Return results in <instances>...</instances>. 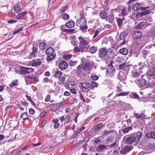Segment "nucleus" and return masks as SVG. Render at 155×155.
Wrapping results in <instances>:
<instances>
[{"mask_svg":"<svg viewBox=\"0 0 155 155\" xmlns=\"http://www.w3.org/2000/svg\"><path fill=\"white\" fill-rule=\"evenodd\" d=\"M142 136V133L139 132L137 134H134L130 136L126 135L123 138V140L127 144H132L134 143H137Z\"/></svg>","mask_w":155,"mask_h":155,"instance_id":"1","label":"nucleus"},{"mask_svg":"<svg viewBox=\"0 0 155 155\" xmlns=\"http://www.w3.org/2000/svg\"><path fill=\"white\" fill-rule=\"evenodd\" d=\"M76 25L80 28V29L82 30L86 29L88 27L86 25V20L84 18H81L80 19L77 20Z\"/></svg>","mask_w":155,"mask_h":155,"instance_id":"2","label":"nucleus"},{"mask_svg":"<svg viewBox=\"0 0 155 155\" xmlns=\"http://www.w3.org/2000/svg\"><path fill=\"white\" fill-rule=\"evenodd\" d=\"M25 79L26 84H35L39 81L38 78L34 75L25 76Z\"/></svg>","mask_w":155,"mask_h":155,"instance_id":"3","label":"nucleus"},{"mask_svg":"<svg viewBox=\"0 0 155 155\" xmlns=\"http://www.w3.org/2000/svg\"><path fill=\"white\" fill-rule=\"evenodd\" d=\"M108 52L109 50L106 47L101 48L99 50L98 57L101 59L105 60L107 58V55Z\"/></svg>","mask_w":155,"mask_h":155,"instance_id":"4","label":"nucleus"},{"mask_svg":"<svg viewBox=\"0 0 155 155\" xmlns=\"http://www.w3.org/2000/svg\"><path fill=\"white\" fill-rule=\"evenodd\" d=\"M133 147L130 145L127 146L121 149L120 153L123 155H125L129 152L132 149Z\"/></svg>","mask_w":155,"mask_h":155,"instance_id":"5","label":"nucleus"},{"mask_svg":"<svg viewBox=\"0 0 155 155\" xmlns=\"http://www.w3.org/2000/svg\"><path fill=\"white\" fill-rule=\"evenodd\" d=\"M128 35L127 33L125 32H121L120 35V38L121 40H123V41L121 43L122 45L125 44L127 43L126 39V37Z\"/></svg>","mask_w":155,"mask_h":155,"instance_id":"6","label":"nucleus"},{"mask_svg":"<svg viewBox=\"0 0 155 155\" xmlns=\"http://www.w3.org/2000/svg\"><path fill=\"white\" fill-rule=\"evenodd\" d=\"M147 74L148 76L150 77L155 76V64L148 69Z\"/></svg>","mask_w":155,"mask_h":155,"instance_id":"7","label":"nucleus"},{"mask_svg":"<svg viewBox=\"0 0 155 155\" xmlns=\"http://www.w3.org/2000/svg\"><path fill=\"white\" fill-rule=\"evenodd\" d=\"M142 76V78L140 80H138L135 81L136 83L140 87H144L145 85V80L143 78L144 76L143 75Z\"/></svg>","mask_w":155,"mask_h":155,"instance_id":"8","label":"nucleus"},{"mask_svg":"<svg viewBox=\"0 0 155 155\" xmlns=\"http://www.w3.org/2000/svg\"><path fill=\"white\" fill-rule=\"evenodd\" d=\"M68 66V64L64 61H61L59 64V68L61 70H64L66 69Z\"/></svg>","mask_w":155,"mask_h":155,"instance_id":"9","label":"nucleus"},{"mask_svg":"<svg viewBox=\"0 0 155 155\" xmlns=\"http://www.w3.org/2000/svg\"><path fill=\"white\" fill-rule=\"evenodd\" d=\"M142 35L141 32L139 30H137L134 32L132 35L133 38L135 39H138Z\"/></svg>","mask_w":155,"mask_h":155,"instance_id":"10","label":"nucleus"},{"mask_svg":"<svg viewBox=\"0 0 155 155\" xmlns=\"http://www.w3.org/2000/svg\"><path fill=\"white\" fill-rule=\"evenodd\" d=\"M107 147L104 144H100L98 146L97 150L99 152H104L107 150Z\"/></svg>","mask_w":155,"mask_h":155,"instance_id":"11","label":"nucleus"},{"mask_svg":"<svg viewBox=\"0 0 155 155\" xmlns=\"http://www.w3.org/2000/svg\"><path fill=\"white\" fill-rule=\"evenodd\" d=\"M85 61L84 59L83 58H81V64L78 65L77 67V69H82L83 68H84V69L85 70V71H88V70H89V69H86V67L87 66V64L85 65L84 64V61Z\"/></svg>","mask_w":155,"mask_h":155,"instance_id":"12","label":"nucleus"},{"mask_svg":"<svg viewBox=\"0 0 155 155\" xmlns=\"http://www.w3.org/2000/svg\"><path fill=\"white\" fill-rule=\"evenodd\" d=\"M103 124L102 123H101L94 126L92 129V130L94 132L97 131L102 128Z\"/></svg>","mask_w":155,"mask_h":155,"instance_id":"13","label":"nucleus"},{"mask_svg":"<svg viewBox=\"0 0 155 155\" xmlns=\"http://www.w3.org/2000/svg\"><path fill=\"white\" fill-rule=\"evenodd\" d=\"M146 140L147 143V147L149 149L152 150H155V143L153 142L151 143L148 142V141L149 140Z\"/></svg>","mask_w":155,"mask_h":155,"instance_id":"14","label":"nucleus"},{"mask_svg":"<svg viewBox=\"0 0 155 155\" xmlns=\"http://www.w3.org/2000/svg\"><path fill=\"white\" fill-rule=\"evenodd\" d=\"M146 138L155 140V132L152 131L147 133L146 134Z\"/></svg>","mask_w":155,"mask_h":155,"instance_id":"15","label":"nucleus"},{"mask_svg":"<svg viewBox=\"0 0 155 155\" xmlns=\"http://www.w3.org/2000/svg\"><path fill=\"white\" fill-rule=\"evenodd\" d=\"M78 39L80 41V45H87L89 44L88 41L84 40L83 38L81 37H79Z\"/></svg>","mask_w":155,"mask_h":155,"instance_id":"16","label":"nucleus"},{"mask_svg":"<svg viewBox=\"0 0 155 155\" xmlns=\"http://www.w3.org/2000/svg\"><path fill=\"white\" fill-rule=\"evenodd\" d=\"M115 56V52L112 49H110L109 50V52L107 55V58H114Z\"/></svg>","mask_w":155,"mask_h":155,"instance_id":"17","label":"nucleus"},{"mask_svg":"<svg viewBox=\"0 0 155 155\" xmlns=\"http://www.w3.org/2000/svg\"><path fill=\"white\" fill-rule=\"evenodd\" d=\"M80 85L81 87L85 89H87L91 86L90 84L88 82L80 83Z\"/></svg>","mask_w":155,"mask_h":155,"instance_id":"18","label":"nucleus"},{"mask_svg":"<svg viewBox=\"0 0 155 155\" xmlns=\"http://www.w3.org/2000/svg\"><path fill=\"white\" fill-rule=\"evenodd\" d=\"M66 26L68 28H71L74 27L75 25V23L72 20H70L69 21L66 23Z\"/></svg>","mask_w":155,"mask_h":155,"instance_id":"19","label":"nucleus"},{"mask_svg":"<svg viewBox=\"0 0 155 155\" xmlns=\"http://www.w3.org/2000/svg\"><path fill=\"white\" fill-rule=\"evenodd\" d=\"M41 62L39 59L34 60L32 63V65L33 66L36 67L40 65Z\"/></svg>","mask_w":155,"mask_h":155,"instance_id":"20","label":"nucleus"},{"mask_svg":"<svg viewBox=\"0 0 155 155\" xmlns=\"http://www.w3.org/2000/svg\"><path fill=\"white\" fill-rule=\"evenodd\" d=\"M119 52L123 55H127L128 54V50L125 48H123L120 50Z\"/></svg>","mask_w":155,"mask_h":155,"instance_id":"21","label":"nucleus"},{"mask_svg":"<svg viewBox=\"0 0 155 155\" xmlns=\"http://www.w3.org/2000/svg\"><path fill=\"white\" fill-rule=\"evenodd\" d=\"M145 140L144 139L141 140L138 145L139 147L140 148H142L144 149L145 148Z\"/></svg>","mask_w":155,"mask_h":155,"instance_id":"22","label":"nucleus"},{"mask_svg":"<svg viewBox=\"0 0 155 155\" xmlns=\"http://www.w3.org/2000/svg\"><path fill=\"white\" fill-rule=\"evenodd\" d=\"M54 49L51 47L47 48L45 51V53L46 55H50L53 54L54 52Z\"/></svg>","mask_w":155,"mask_h":155,"instance_id":"23","label":"nucleus"},{"mask_svg":"<svg viewBox=\"0 0 155 155\" xmlns=\"http://www.w3.org/2000/svg\"><path fill=\"white\" fill-rule=\"evenodd\" d=\"M32 51L30 53L31 57H35L36 56L37 49L35 47L33 46L32 48Z\"/></svg>","mask_w":155,"mask_h":155,"instance_id":"24","label":"nucleus"},{"mask_svg":"<svg viewBox=\"0 0 155 155\" xmlns=\"http://www.w3.org/2000/svg\"><path fill=\"white\" fill-rule=\"evenodd\" d=\"M113 132L114 131L113 130H105L102 132V135L104 137H106L109 134L113 133Z\"/></svg>","mask_w":155,"mask_h":155,"instance_id":"25","label":"nucleus"},{"mask_svg":"<svg viewBox=\"0 0 155 155\" xmlns=\"http://www.w3.org/2000/svg\"><path fill=\"white\" fill-rule=\"evenodd\" d=\"M100 17L103 19H105L107 17V14L106 12L102 10L100 13Z\"/></svg>","mask_w":155,"mask_h":155,"instance_id":"26","label":"nucleus"},{"mask_svg":"<svg viewBox=\"0 0 155 155\" xmlns=\"http://www.w3.org/2000/svg\"><path fill=\"white\" fill-rule=\"evenodd\" d=\"M21 9V6L18 4H15L14 7V11L16 13L19 12Z\"/></svg>","mask_w":155,"mask_h":155,"instance_id":"27","label":"nucleus"},{"mask_svg":"<svg viewBox=\"0 0 155 155\" xmlns=\"http://www.w3.org/2000/svg\"><path fill=\"white\" fill-rule=\"evenodd\" d=\"M56 55L55 54H50L46 58V60L47 61H51L53 60L56 57Z\"/></svg>","mask_w":155,"mask_h":155,"instance_id":"28","label":"nucleus"},{"mask_svg":"<svg viewBox=\"0 0 155 155\" xmlns=\"http://www.w3.org/2000/svg\"><path fill=\"white\" fill-rule=\"evenodd\" d=\"M28 67H24L19 71V73L21 75H25L27 74V71L28 70Z\"/></svg>","mask_w":155,"mask_h":155,"instance_id":"29","label":"nucleus"},{"mask_svg":"<svg viewBox=\"0 0 155 155\" xmlns=\"http://www.w3.org/2000/svg\"><path fill=\"white\" fill-rule=\"evenodd\" d=\"M98 49L97 46H93L91 47L90 49V52L91 54H94L96 53Z\"/></svg>","mask_w":155,"mask_h":155,"instance_id":"30","label":"nucleus"},{"mask_svg":"<svg viewBox=\"0 0 155 155\" xmlns=\"http://www.w3.org/2000/svg\"><path fill=\"white\" fill-rule=\"evenodd\" d=\"M145 25V23L144 21L140 22L137 25L135 26V28L136 29H140L142 28Z\"/></svg>","mask_w":155,"mask_h":155,"instance_id":"31","label":"nucleus"},{"mask_svg":"<svg viewBox=\"0 0 155 155\" xmlns=\"http://www.w3.org/2000/svg\"><path fill=\"white\" fill-rule=\"evenodd\" d=\"M87 45H79L80 48V51H81V52L86 51L87 49H88V47H86Z\"/></svg>","mask_w":155,"mask_h":155,"instance_id":"32","label":"nucleus"},{"mask_svg":"<svg viewBox=\"0 0 155 155\" xmlns=\"http://www.w3.org/2000/svg\"><path fill=\"white\" fill-rule=\"evenodd\" d=\"M150 2H151L150 1H148L147 3L149 4V5L146 7V9L149 8L152 10L153 9L155 8L154 5Z\"/></svg>","mask_w":155,"mask_h":155,"instance_id":"33","label":"nucleus"},{"mask_svg":"<svg viewBox=\"0 0 155 155\" xmlns=\"http://www.w3.org/2000/svg\"><path fill=\"white\" fill-rule=\"evenodd\" d=\"M115 71V69L114 68H112L110 67L107 70V72L109 74H113Z\"/></svg>","mask_w":155,"mask_h":155,"instance_id":"34","label":"nucleus"},{"mask_svg":"<svg viewBox=\"0 0 155 155\" xmlns=\"http://www.w3.org/2000/svg\"><path fill=\"white\" fill-rule=\"evenodd\" d=\"M18 81L17 80H15L13 81L12 82L9 84V87H12L14 86H17Z\"/></svg>","mask_w":155,"mask_h":155,"instance_id":"35","label":"nucleus"},{"mask_svg":"<svg viewBox=\"0 0 155 155\" xmlns=\"http://www.w3.org/2000/svg\"><path fill=\"white\" fill-rule=\"evenodd\" d=\"M140 6V4L138 3H136L133 5V9L135 11H137L139 10V8Z\"/></svg>","mask_w":155,"mask_h":155,"instance_id":"36","label":"nucleus"},{"mask_svg":"<svg viewBox=\"0 0 155 155\" xmlns=\"http://www.w3.org/2000/svg\"><path fill=\"white\" fill-rule=\"evenodd\" d=\"M39 48L41 49L44 50L46 48V44L44 42H42L39 44Z\"/></svg>","mask_w":155,"mask_h":155,"instance_id":"37","label":"nucleus"},{"mask_svg":"<svg viewBox=\"0 0 155 155\" xmlns=\"http://www.w3.org/2000/svg\"><path fill=\"white\" fill-rule=\"evenodd\" d=\"M21 117L23 120H26L28 118V116L27 113H24L21 114Z\"/></svg>","mask_w":155,"mask_h":155,"instance_id":"38","label":"nucleus"},{"mask_svg":"<svg viewBox=\"0 0 155 155\" xmlns=\"http://www.w3.org/2000/svg\"><path fill=\"white\" fill-rule=\"evenodd\" d=\"M75 83L74 81H71L68 84V86L69 89L74 88L75 86Z\"/></svg>","mask_w":155,"mask_h":155,"instance_id":"39","label":"nucleus"},{"mask_svg":"<svg viewBox=\"0 0 155 155\" xmlns=\"http://www.w3.org/2000/svg\"><path fill=\"white\" fill-rule=\"evenodd\" d=\"M133 128L131 127H128L126 128L123 130V132L124 134H126L130 130H131Z\"/></svg>","mask_w":155,"mask_h":155,"instance_id":"40","label":"nucleus"},{"mask_svg":"<svg viewBox=\"0 0 155 155\" xmlns=\"http://www.w3.org/2000/svg\"><path fill=\"white\" fill-rule=\"evenodd\" d=\"M71 118V116L70 115H68L65 118V121L64 124L68 123L70 122V120Z\"/></svg>","mask_w":155,"mask_h":155,"instance_id":"41","label":"nucleus"},{"mask_svg":"<svg viewBox=\"0 0 155 155\" xmlns=\"http://www.w3.org/2000/svg\"><path fill=\"white\" fill-rule=\"evenodd\" d=\"M145 15V12L144 11L137 14L135 17L136 18H137L139 17H142L143 16Z\"/></svg>","mask_w":155,"mask_h":155,"instance_id":"42","label":"nucleus"},{"mask_svg":"<svg viewBox=\"0 0 155 155\" xmlns=\"http://www.w3.org/2000/svg\"><path fill=\"white\" fill-rule=\"evenodd\" d=\"M58 108L56 107V106L55 104H51V110L52 111H54L56 110Z\"/></svg>","mask_w":155,"mask_h":155,"instance_id":"43","label":"nucleus"},{"mask_svg":"<svg viewBox=\"0 0 155 155\" xmlns=\"http://www.w3.org/2000/svg\"><path fill=\"white\" fill-rule=\"evenodd\" d=\"M62 74V72L61 71H57L55 74V76L56 78H59L61 76Z\"/></svg>","mask_w":155,"mask_h":155,"instance_id":"44","label":"nucleus"},{"mask_svg":"<svg viewBox=\"0 0 155 155\" xmlns=\"http://www.w3.org/2000/svg\"><path fill=\"white\" fill-rule=\"evenodd\" d=\"M114 138L113 136L110 135V137H107L106 139L107 142L109 143V142H111L114 140Z\"/></svg>","mask_w":155,"mask_h":155,"instance_id":"45","label":"nucleus"},{"mask_svg":"<svg viewBox=\"0 0 155 155\" xmlns=\"http://www.w3.org/2000/svg\"><path fill=\"white\" fill-rule=\"evenodd\" d=\"M123 21V20L121 18H119L117 19V22L119 27H120L122 25Z\"/></svg>","mask_w":155,"mask_h":155,"instance_id":"46","label":"nucleus"},{"mask_svg":"<svg viewBox=\"0 0 155 155\" xmlns=\"http://www.w3.org/2000/svg\"><path fill=\"white\" fill-rule=\"evenodd\" d=\"M74 31V29H64L63 30V31L68 34H72L73 32Z\"/></svg>","mask_w":155,"mask_h":155,"instance_id":"47","label":"nucleus"},{"mask_svg":"<svg viewBox=\"0 0 155 155\" xmlns=\"http://www.w3.org/2000/svg\"><path fill=\"white\" fill-rule=\"evenodd\" d=\"M118 143H119L118 140H115L113 144H111L110 145V147H115L118 146Z\"/></svg>","mask_w":155,"mask_h":155,"instance_id":"48","label":"nucleus"},{"mask_svg":"<svg viewBox=\"0 0 155 155\" xmlns=\"http://www.w3.org/2000/svg\"><path fill=\"white\" fill-rule=\"evenodd\" d=\"M115 61L118 63H120L123 62V59L120 57H118L116 58Z\"/></svg>","mask_w":155,"mask_h":155,"instance_id":"49","label":"nucleus"},{"mask_svg":"<svg viewBox=\"0 0 155 155\" xmlns=\"http://www.w3.org/2000/svg\"><path fill=\"white\" fill-rule=\"evenodd\" d=\"M72 57V55L71 54L64 55L63 56V58L66 60H68L71 58Z\"/></svg>","mask_w":155,"mask_h":155,"instance_id":"50","label":"nucleus"},{"mask_svg":"<svg viewBox=\"0 0 155 155\" xmlns=\"http://www.w3.org/2000/svg\"><path fill=\"white\" fill-rule=\"evenodd\" d=\"M122 15L124 16L127 15L128 14L127 12L126 11V8H124L122 10Z\"/></svg>","mask_w":155,"mask_h":155,"instance_id":"51","label":"nucleus"},{"mask_svg":"<svg viewBox=\"0 0 155 155\" xmlns=\"http://www.w3.org/2000/svg\"><path fill=\"white\" fill-rule=\"evenodd\" d=\"M62 18L64 20H68L69 18V16L67 14H64L62 15Z\"/></svg>","mask_w":155,"mask_h":155,"instance_id":"52","label":"nucleus"},{"mask_svg":"<svg viewBox=\"0 0 155 155\" xmlns=\"http://www.w3.org/2000/svg\"><path fill=\"white\" fill-rule=\"evenodd\" d=\"M134 115L136 118L137 119L142 117L144 115V114L143 113H141L140 114L138 115V114H134Z\"/></svg>","mask_w":155,"mask_h":155,"instance_id":"53","label":"nucleus"},{"mask_svg":"<svg viewBox=\"0 0 155 155\" xmlns=\"http://www.w3.org/2000/svg\"><path fill=\"white\" fill-rule=\"evenodd\" d=\"M68 9V6H65L61 8L60 12H64L66 10H67Z\"/></svg>","mask_w":155,"mask_h":155,"instance_id":"54","label":"nucleus"},{"mask_svg":"<svg viewBox=\"0 0 155 155\" xmlns=\"http://www.w3.org/2000/svg\"><path fill=\"white\" fill-rule=\"evenodd\" d=\"M91 88L97 87V84L93 81L91 83Z\"/></svg>","mask_w":155,"mask_h":155,"instance_id":"55","label":"nucleus"},{"mask_svg":"<svg viewBox=\"0 0 155 155\" xmlns=\"http://www.w3.org/2000/svg\"><path fill=\"white\" fill-rule=\"evenodd\" d=\"M25 96L28 98V100H29V101H30L31 102V103L33 105H34V106L36 105L32 101V99L31 98V97L27 95H26Z\"/></svg>","mask_w":155,"mask_h":155,"instance_id":"56","label":"nucleus"},{"mask_svg":"<svg viewBox=\"0 0 155 155\" xmlns=\"http://www.w3.org/2000/svg\"><path fill=\"white\" fill-rule=\"evenodd\" d=\"M129 93V92H122V93H120L118 95H117V96H120L127 95H128Z\"/></svg>","mask_w":155,"mask_h":155,"instance_id":"57","label":"nucleus"},{"mask_svg":"<svg viewBox=\"0 0 155 155\" xmlns=\"http://www.w3.org/2000/svg\"><path fill=\"white\" fill-rule=\"evenodd\" d=\"M140 72H135L132 74V76L133 77L137 78L139 76L140 74Z\"/></svg>","mask_w":155,"mask_h":155,"instance_id":"58","label":"nucleus"},{"mask_svg":"<svg viewBox=\"0 0 155 155\" xmlns=\"http://www.w3.org/2000/svg\"><path fill=\"white\" fill-rule=\"evenodd\" d=\"M23 18V15L21 13H19L16 16V18L18 19H22Z\"/></svg>","mask_w":155,"mask_h":155,"instance_id":"59","label":"nucleus"},{"mask_svg":"<svg viewBox=\"0 0 155 155\" xmlns=\"http://www.w3.org/2000/svg\"><path fill=\"white\" fill-rule=\"evenodd\" d=\"M126 66H127L125 63H123L122 64L119 65V69H124Z\"/></svg>","mask_w":155,"mask_h":155,"instance_id":"60","label":"nucleus"},{"mask_svg":"<svg viewBox=\"0 0 155 155\" xmlns=\"http://www.w3.org/2000/svg\"><path fill=\"white\" fill-rule=\"evenodd\" d=\"M28 70L27 71V74H29L30 73H32L34 72V69L31 68H28Z\"/></svg>","mask_w":155,"mask_h":155,"instance_id":"61","label":"nucleus"},{"mask_svg":"<svg viewBox=\"0 0 155 155\" xmlns=\"http://www.w3.org/2000/svg\"><path fill=\"white\" fill-rule=\"evenodd\" d=\"M81 49L80 47H74V52H81V51H80Z\"/></svg>","mask_w":155,"mask_h":155,"instance_id":"62","label":"nucleus"},{"mask_svg":"<svg viewBox=\"0 0 155 155\" xmlns=\"http://www.w3.org/2000/svg\"><path fill=\"white\" fill-rule=\"evenodd\" d=\"M23 27H21L19 28L18 29L15 31V32H14L13 33V35H15L16 34L19 33V32L21 31L23 29Z\"/></svg>","mask_w":155,"mask_h":155,"instance_id":"63","label":"nucleus"},{"mask_svg":"<svg viewBox=\"0 0 155 155\" xmlns=\"http://www.w3.org/2000/svg\"><path fill=\"white\" fill-rule=\"evenodd\" d=\"M51 99L50 96L49 94H48L46 96V97L45 99V101L48 102Z\"/></svg>","mask_w":155,"mask_h":155,"instance_id":"64","label":"nucleus"}]
</instances>
